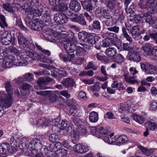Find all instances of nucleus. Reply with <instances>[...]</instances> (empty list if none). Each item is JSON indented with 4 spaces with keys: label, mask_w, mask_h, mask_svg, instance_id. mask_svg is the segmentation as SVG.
I'll return each instance as SVG.
<instances>
[{
    "label": "nucleus",
    "mask_w": 157,
    "mask_h": 157,
    "mask_svg": "<svg viewBox=\"0 0 157 157\" xmlns=\"http://www.w3.org/2000/svg\"><path fill=\"white\" fill-rule=\"evenodd\" d=\"M5 87L8 95H7L3 92H0V101L5 108L10 107L12 103V95L13 94L12 86L10 82H6Z\"/></svg>",
    "instance_id": "1"
},
{
    "label": "nucleus",
    "mask_w": 157,
    "mask_h": 157,
    "mask_svg": "<svg viewBox=\"0 0 157 157\" xmlns=\"http://www.w3.org/2000/svg\"><path fill=\"white\" fill-rule=\"evenodd\" d=\"M17 39L19 47L23 50L27 49H31L34 48L35 45L34 43H32L29 44L27 39L24 37L23 35L20 33L17 34Z\"/></svg>",
    "instance_id": "2"
},
{
    "label": "nucleus",
    "mask_w": 157,
    "mask_h": 157,
    "mask_svg": "<svg viewBox=\"0 0 157 157\" xmlns=\"http://www.w3.org/2000/svg\"><path fill=\"white\" fill-rule=\"evenodd\" d=\"M42 146V143L40 140L37 138H35L31 140L27 147L28 155L35 154L39 150H40Z\"/></svg>",
    "instance_id": "3"
},
{
    "label": "nucleus",
    "mask_w": 157,
    "mask_h": 157,
    "mask_svg": "<svg viewBox=\"0 0 157 157\" xmlns=\"http://www.w3.org/2000/svg\"><path fill=\"white\" fill-rule=\"evenodd\" d=\"M156 18L152 17L151 16L147 13L139 14L134 18L135 21L137 23H142L145 21L151 25L155 23Z\"/></svg>",
    "instance_id": "4"
},
{
    "label": "nucleus",
    "mask_w": 157,
    "mask_h": 157,
    "mask_svg": "<svg viewBox=\"0 0 157 157\" xmlns=\"http://www.w3.org/2000/svg\"><path fill=\"white\" fill-rule=\"evenodd\" d=\"M44 10H40L39 9H34L28 12L27 17L25 18V21L26 25L30 24L32 23V21L35 20V17H39L42 13L45 12Z\"/></svg>",
    "instance_id": "5"
},
{
    "label": "nucleus",
    "mask_w": 157,
    "mask_h": 157,
    "mask_svg": "<svg viewBox=\"0 0 157 157\" xmlns=\"http://www.w3.org/2000/svg\"><path fill=\"white\" fill-rule=\"evenodd\" d=\"M36 93L37 94L48 96V101L49 102L54 103L56 101L58 97L56 92L53 91H37Z\"/></svg>",
    "instance_id": "6"
},
{
    "label": "nucleus",
    "mask_w": 157,
    "mask_h": 157,
    "mask_svg": "<svg viewBox=\"0 0 157 157\" xmlns=\"http://www.w3.org/2000/svg\"><path fill=\"white\" fill-rule=\"evenodd\" d=\"M130 73L125 74L124 76L125 81L131 84H134L135 82H137V81L135 80V77L134 75L136 74L137 73L138 71L134 67H131L130 68Z\"/></svg>",
    "instance_id": "7"
},
{
    "label": "nucleus",
    "mask_w": 157,
    "mask_h": 157,
    "mask_svg": "<svg viewBox=\"0 0 157 157\" xmlns=\"http://www.w3.org/2000/svg\"><path fill=\"white\" fill-rule=\"evenodd\" d=\"M13 56L8 55L0 59V65L4 68H9L13 65Z\"/></svg>",
    "instance_id": "8"
},
{
    "label": "nucleus",
    "mask_w": 157,
    "mask_h": 157,
    "mask_svg": "<svg viewBox=\"0 0 157 157\" xmlns=\"http://www.w3.org/2000/svg\"><path fill=\"white\" fill-rule=\"evenodd\" d=\"M13 65L17 66H25L28 64V62L20 56H16V57L13 56Z\"/></svg>",
    "instance_id": "9"
},
{
    "label": "nucleus",
    "mask_w": 157,
    "mask_h": 157,
    "mask_svg": "<svg viewBox=\"0 0 157 157\" xmlns=\"http://www.w3.org/2000/svg\"><path fill=\"white\" fill-rule=\"evenodd\" d=\"M55 22L58 24H63L67 21L66 15L62 13L56 14L54 18Z\"/></svg>",
    "instance_id": "10"
},
{
    "label": "nucleus",
    "mask_w": 157,
    "mask_h": 157,
    "mask_svg": "<svg viewBox=\"0 0 157 157\" xmlns=\"http://www.w3.org/2000/svg\"><path fill=\"white\" fill-rule=\"evenodd\" d=\"M156 7L155 0H148L146 2V9H147L151 13L157 12Z\"/></svg>",
    "instance_id": "11"
},
{
    "label": "nucleus",
    "mask_w": 157,
    "mask_h": 157,
    "mask_svg": "<svg viewBox=\"0 0 157 157\" xmlns=\"http://www.w3.org/2000/svg\"><path fill=\"white\" fill-rule=\"evenodd\" d=\"M13 151L10 148V146L8 143H3L0 144V154L2 155L7 154Z\"/></svg>",
    "instance_id": "12"
},
{
    "label": "nucleus",
    "mask_w": 157,
    "mask_h": 157,
    "mask_svg": "<svg viewBox=\"0 0 157 157\" xmlns=\"http://www.w3.org/2000/svg\"><path fill=\"white\" fill-rule=\"evenodd\" d=\"M129 60L138 63L141 60V56L139 52L133 51L128 54Z\"/></svg>",
    "instance_id": "13"
},
{
    "label": "nucleus",
    "mask_w": 157,
    "mask_h": 157,
    "mask_svg": "<svg viewBox=\"0 0 157 157\" xmlns=\"http://www.w3.org/2000/svg\"><path fill=\"white\" fill-rule=\"evenodd\" d=\"M28 26L30 27L34 30L40 31L44 27V23L42 21H37L32 23L29 25H27Z\"/></svg>",
    "instance_id": "14"
},
{
    "label": "nucleus",
    "mask_w": 157,
    "mask_h": 157,
    "mask_svg": "<svg viewBox=\"0 0 157 157\" xmlns=\"http://www.w3.org/2000/svg\"><path fill=\"white\" fill-rule=\"evenodd\" d=\"M102 37L105 40L109 41L111 44H113L117 37V34L113 33L107 32L104 33Z\"/></svg>",
    "instance_id": "15"
},
{
    "label": "nucleus",
    "mask_w": 157,
    "mask_h": 157,
    "mask_svg": "<svg viewBox=\"0 0 157 157\" xmlns=\"http://www.w3.org/2000/svg\"><path fill=\"white\" fill-rule=\"evenodd\" d=\"M77 47L76 45L71 41L64 44V48L67 53L73 52L76 49Z\"/></svg>",
    "instance_id": "16"
},
{
    "label": "nucleus",
    "mask_w": 157,
    "mask_h": 157,
    "mask_svg": "<svg viewBox=\"0 0 157 157\" xmlns=\"http://www.w3.org/2000/svg\"><path fill=\"white\" fill-rule=\"evenodd\" d=\"M51 80V78L49 77L40 78L37 81V83L41 89H45L47 88V87L42 85L47 84Z\"/></svg>",
    "instance_id": "17"
},
{
    "label": "nucleus",
    "mask_w": 157,
    "mask_h": 157,
    "mask_svg": "<svg viewBox=\"0 0 157 157\" xmlns=\"http://www.w3.org/2000/svg\"><path fill=\"white\" fill-rule=\"evenodd\" d=\"M23 52L24 55L31 58L32 60H36L39 58V55L36 52L31 51L29 50Z\"/></svg>",
    "instance_id": "18"
},
{
    "label": "nucleus",
    "mask_w": 157,
    "mask_h": 157,
    "mask_svg": "<svg viewBox=\"0 0 157 157\" xmlns=\"http://www.w3.org/2000/svg\"><path fill=\"white\" fill-rule=\"evenodd\" d=\"M63 85L65 88H69L74 86L75 82L73 78H68L62 81Z\"/></svg>",
    "instance_id": "19"
},
{
    "label": "nucleus",
    "mask_w": 157,
    "mask_h": 157,
    "mask_svg": "<svg viewBox=\"0 0 157 157\" xmlns=\"http://www.w3.org/2000/svg\"><path fill=\"white\" fill-rule=\"evenodd\" d=\"M70 8L75 12H77L79 11L81 8L80 3L77 1H72L69 4Z\"/></svg>",
    "instance_id": "20"
},
{
    "label": "nucleus",
    "mask_w": 157,
    "mask_h": 157,
    "mask_svg": "<svg viewBox=\"0 0 157 157\" xmlns=\"http://www.w3.org/2000/svg\"><path fill=\"white\" fill-rule=\"evenodd\" d=\"M71 20L73 22H77L83 26L86 25V22L83 17L80 16H77L76 17H73L71 19Z\"/></svg>",
    "instance_id": "21"
},
{
    "label": "nucleus",
    "mask_w": 157,
    "mask_h": 157,
    "mask_svg": "<svg viewBox=\"0 0 157 157\" xmlns=\"http://www.w3.org/2000/svg\"><path fill=\"white\" fill-rule=\"evenodd\" d=\"M48 10L45 11V12L43 13V16L42 17L43 21L44 22L46 23V25H48L51 22V18L49 14V11Z\"/></svg>",
    "instance_id": "22"
},
{
    "label": "nucleus",
    "mask_w": 157,
    "mask_h": 157,
    "mask_svg": "<svg viewBox=\"0 0 157 157\" xmlns=\"http://www.w3.org/2000/svg\"><path fill=\"white\" fill-rule=\"evenodd\" d=\"M56 7L58 11L63 12H65L68 7L65 0H63Z\"/></svg>",
    "instance_id": "23"
},
{
    "label": "nucleus",
    "mask_w": 157,
    "mask_h": 157,
    "mask_svg": "<svg viewBox=\"0 0 157 157\" xmlns=\"http://www.w3.org/2000/svg\"><path fill=\"white\" fill-rule=\"evenodd\" d=\"M67 154V150L64 148L59 149L56 151V157H65Z\"/></svg>",
    "instance_id": "24"
},
{
    "label": "nucleus",
    "mask_w": 157,
    "mask_h": 157,
    "mask_svg": "<svg viewBox=\"0 0 157 157\" xmlns=\"http://www.w3.org/2000/svg\"><path fill=\"white\" fill-rule=\"evenodd\" d=\"M106 55L108 57H112L115 56L117 54V51L113 48H107L105 51Z\"/></svg>",
    "instance_id": "25"
},
{
    "label": "nucleus",
    "mask_w": 157,
    "mask_h": 157,
    "mask_svg": "<svg viewBox=\"0 0 157 157\" xmlns=\"http://www.w3.org/2000/svg\"><path fill=\"white\" fill-rule=\"evenodd\" d=\"M153 48L152 45L149 43L144 44L142 47L143 50L148 54H151V51Z\"/></svg>",
    "instance_id": "26"
},
{
    "label": "nucleus",
    "mask_w": 157,
    "mask_h": 157,
    "mask_svg": "<svg viewBox=\"0 0 157 157\" xmlns=\"http://www.w3.org/2000/svg\"><path fill=\"white\" fill-rule=\"evenodd\" d=\"M128 141V138L126 136L121 135L117 138L115 144L119 145L120 144L126 143Z\"/></svg>",
    "instance_id": "27"
},
{
    "label": "nucleus",
    "mask_w": 157,
    "mask_h": 157,
    "mask_svg": "<svg viewBox=\"0 0 157 157\" xmlns=\"http://www.w3.org/2000/svg\"><path fill=\"white\" fill-rule=\"evenodd\" d=\"M89 119L90 121L91 122H96L98 119V114L94 111L91 112L90 114Z\"/></svg>",
    "instance_id": "28"
},
{
    "label": "nucleus",
    "mask_w": 157,
    "mask_h": 157,
    "mask_svg": "<svg viewBox=\"0 0 157 157\" xmlns=\"http://www.w3.org/2000/svg\"><path fill=\"white\" fill-rule=\"evenodd\" d=\"M89 34L86 32H80L78 34V38L81 41L84 42H87Z\"/></svg>",
    "instance_id": "29"
},
{
    "label": "nucleus",
    "mask_w": 157,
    "mask_h": 157,
    "mask_svg": "<svg viewBox=\"0 0 157 157\" xmlns=\"http://www.w3.org/2000/svg\"><path fill=\"white\" fill-rule=\"evenodd\" d=\"M83 7L85 9L90 13L92 12V11L94 9L92 3L91 1H88V0H86Z\"/></svg>",
    "instance_id": "30"
},
{
    "label": "nucleus",
    "mask_w": 157,
    "mask_h": 157,
    "mask_svg": "<svg viewBox=\"0 0 157 157\" xmlns=\"http://www.w3.org/2000/svg\"><path fill=\"white\" fill-rule=\"evenodd\" d=\"M122 30L123 36L127 41L129 42L130 44H132L133 41V40L132 38L128 34L125 28L123 27Z\"/></svg>",
    "instance_id": "31"
},
{
    "label": "nucleus",
    "mask_w": 157,
    "mask_h": 157,
    "mask_svg": "<svg viewBox=\"0 0 157 157\" xmlns=\"http://www.w3.org/2000/svg\"><path fill=\"white\" fill-rule=\"evenodd\" d=\"M3 8L6 10L8 12L13 13L15 12V10L13 6V3L12 5L8 3L3 4Z\"/></svg>",
    "instance_id": "32"
},
{
    "label": "nucleus",
    "mask_w": 157,
    "mask_h": 157,
    "mask_svg": "<svg viewBox=\"0 0 157 157\" xmlns=\"http://www.w3.org/2000/svg\"><path fill=\"white\" fill-rule=\"evenodd\" d=\"M44 151L45 154L48 156H50L49 154L51 152L55 151L56 152L54 143L50 144L48 147L45 148Z\"/></svg>",
    "instance_id": "33"
},
{
    "label": "nucleus",
    "mask_w": 157,
    "mask_h": 157,
    "mask_svg": "<svg viewBox=\"0 0 157 157\" xmlns=\"http://www.w3.org/2000/svg\"><path fill=\"white\" fill-rule=\"evenodd\" d=\"M61 129L66 130L67 132H68L70 129H71L69 124L67 121L62 120L61 123Z\"/></svg>",
    "instance_id": "34"
},
{
    "label": "nucleus",
    "mask_w": 157,
    "mask_h": 157,
    "mask_svg": "<svg viewBox=\"0 0 157 157\" xmlns=\"http://www.w3.org/2000/svg\"><path fill=\"white\" fill-rule=\"evenodd\" d=\"M138 147L142 152L147 156L150 155L152 153V150H148L141 146L139 145Z\"/></svg>",
    "instance_id": "35"
},
{
    "label": "nucleus",
    "mask_w": 157,
    "mask_h": 157,
    "mask_svg": "<svg viewBox=\"0 0 157 157\" xmlns=\"http://www.w3.org/2000/svg\"><path fill=\"white\" fill-rule=\"evenodd\" d=\"M39 58L37 59V60L39 59L41 62L48 63H53V61L51 59L43 55H39Z\"/></svg>",
    "instance_id": "36"
},
{
    "label": "nucleus",
    "mask_w": 157,
    "mask_h": 157,
    "mask_svg": "<svg viewBox=\"0 0 157 157\" xmlns=\"http://www.w3.org/2000/svg\"><path fill=\"white\" fill-rule=\"evenodd\" d=\"M16 39L15 37H7L6 38H5L2 39L0 41L2 44L5 45H8L10 44L12 40H15Z\"/></svg>",
    "instance_id": "37"
},
{
    "label": "nucleus",
    "mask_w": 157,
    "mask_h": 157,
    "mask_svg": "<svg viewBox=\"0 0 157 157\" xmlns=\"http://www.w3.org/2000/svg\"><path fill=\"white\" fill-rule=\"evenodd\" d=\"M145 126L147 130H154L156 127V124L151 121H148L145 124Z\"/></svg>",
    "instance_id": "38"
},
{
    "label": "nucleus",
    "mask_w": 157,
    "mask_h": 157,
    "mask_svg": "<svg viewBox=\"0 0 157 157\" xmlns=\"http://www.w3.org/2000/svg\"><path fill=\"white\" fill-rule=\"evenodd\" d=\"M124 57L120 54H118L114 59V62L118 63H122L124 62Z\"/></svg>",
    "instance_id": "39"
},
{
    "label": "nucleus",
    "mask_w": 157,
    "mask_h": 157,
    "mask_svg": "<svg viewBox=\"0 0 157 157\" xmlns=\"http://www.w3.org/2000/svg\"><path fill=\"white\" fill-rule=\"evenodd\" d=\"M157 73V68L153 65L150 64V65L149 66V67L146 74H151Z\"/></svg>",
    "instance_id": "40"
},
{
    "label": "nucleus",
    "mask_w": 157,
    "mask_h": 157,
    "mask_svg": "<svg viewBox=\"0 0 157 157\" xmlns=\"http://www.w3.org/2000/svg\"><path fill=\"white\" fill-rule=\"evenodd\" d=\"M69 113L70 114L73 116L78 117L80 116L79 112L75 107H72L70 109Z\"/></svg>",
    "instance_id": "41"
},
{
    "label": "nucleus",
    "mask_w": 157,
    "mask_h": 157,
    "mask_svg": "<svg viewBox=\"0 0 157 157\" xmlns=\"http://www.w3.org/2000/svg\"><path fill=\"white\" fill-rule=\"evenodd\" d=\"M103 140L105 142L109 144H111L114 143V144L116 145L115 144L117 140L115 137L111 138L109 137V136L105 137L104 138Z\"/></svg>",
    "instance_id": "42"
},
{
    "label": "nucleus",
    "mask_w": 157,
    "mask_h": 157,
    "mask_svg": "<svg viewBox=\"0 0 157 157\" xmlns=\"http://www.w3.org/2000/svg\"><path fill=\"white\" fill-rule=\"evenodd\" d=\"M82 146L80 144L76 145L73 147V149L74 151L78 153H83V149L82 148Z\"/></svg>",
    "instance_id": "43"
},
{
    "label": "nucleus",
    "mask_w": 157,
    "mask_h": 157,
    "mask_svg": "<svg viewBox=\"0 0 157 157\" xmlns=\"http://www.w3.org/2000/svg\"><path fill=\"white\" fill-rule=\"evenodd\" d=\"M75 128L77 130H78V131L80 133H82L83 135H85L86 133V129L85 126L83 125L78 126L75 127Z\"/></svg>",
    "instance_id": "44"
},
{
    "label": "nucleus",
    "mask_w": 157,
    "mask_h": 157,
    "mask_svg": "<svg viewBox=\"0 0 157 157\" xmlns=\"http://www.w3.org/2000/svg\"><path fill=\"white\" fill-rule=\"evenodd\" d=\"M24 80L27 82L32 81L34 79L33 75L31 73H27L24 75Z\"/></svg>",
    "instance_id": "45"
},
{
    "label": "nucleus",
    "mask_w": 157,
    "mask_h": 157,
    "mask_svg": "<svg viewBox=\"0 0 157 157\" xmlns=\"http://www.w3.org/2000/svg\"><path fill=\"white\" fill-rule=\"evenodd\" d=\"M0 26L2 28L7 27L8 25L6 21L5 17L2 15H0Z\"/></svg>",
    "instance_id": "46"
},
{
    "label": "nucleus",
    "mask_w": 157,
    "mask_h": 157,
    "mask_svg": "<svg viewBox=\"0 0 157 157\" xmlns=\"http://www.w3.org/2000/svg\"><path fill=\"white\" fill-rule=\"evenodd\" d=\"M116 4L115 0H107L106 6L109 9H113L115 7Z\"/></svg>",
    "instance_id": "47"
},
{
    "label": "nucleus",
    "mask_w": 157,
    "mask_h": 157,
    "mask_svg": "<svg viewBox=\"0 0 157 157\" xmlns=\"http://www.w3.org/2000/svg\"><path fill=\"white\" fill-rule=\"evenodd\" d=\"M98 67V66H95L94 65V62L91 61L89 62L87 66L85 67V69L86 70L92 69L94 70H96Z\"/></svg>",
    "instance_id": "48"
},
{
    "label": "nucleus",
    "mask_w": 157,
    "mask_h": 157,
    "mask_svg": "<svg viewBox=\"0 0 157 157\" xmlns=\"http://www.w3.org/2000/svg\"><path fill=\"white\" fill-rule=\"evenodd\" d=\"M10 143L12 150L14 152L17 147V142L13 137L10 139Z\"/></svg>",
    "instance_id": "49"
},
{
    "label": "nucleus",
    "mask_w": 157,
    "mask_h": 157,
    "mask_svg": "<svg viewBox=\"0 0 157 157\" xmlns=\"http://www.w3.org/2000/svg\"><path fill=\"white\" fill-rule=\"evenodd\" d=\"M133 117L134 120L140 124H142L144 121V118L139 115L134 114L133 115Z\"/></svg>",
    "instance_id": "50"
},
{
    "label": "nucleus",
    "mask_w": 157,
    "mask_h": 157,
    "mask_svg": "<svg viewBox=\"0 0 157 157\" xmlns=\"http://www.w3.org/2000/svg\"><path fill=\"white\" fill-rule=\"evenodd\" d=\"M99 84V82H96L94 85L90 86V90L93 91H99L100 89Z\"/></svg>",
    "instance_id": "51"
},
{
    "label": "nucleus",
    "mask_w": 157,
    "mask_h": 157,
    "mask_svg": "<svg viewBox=\"0 0 157 157\" xmlns=\"http://www.w3.org/2000/svg\"><path fill=\"white\" fill-rule=\"evenodd\" d=\"M107 30L109 31L113 32V33L116 34L119 32L120 28L119 27L116 25L113 26L109 28H107Z\"/></svg>",
    "instance_id": "52"
},
{
    "label": "nucleus",
    "mask_w": 157,
    "mask_h": 157,
    "mask_svg": "<svg viewBox=\"0 0 157 157\" xmlns=\"http://www.w3.org/2000/svg\"><path fill=\"white\" fill-rule=\"evenodd\" d=\"M104 22L108 28H109L114 25L113 20L112 18L106 19Z\"/></svg>",
    "instance_id": "53"
},
{
    "label": "nucleus",
    "mask_w": 157,
    "mask_h": 157,
    "mask_svg": "<svg viewBox=\"0 0 157 157\" xmlns=\"http://www.w3.org/2000/svg\"><path fill=\"white\" fill-rule=\"evenodd\" d=\"M95 43L94 44H95V47L98 50L101 49V41L100 38L98 36H96Z\"/></svg>",
    "instance_id": "54"
},
{
    "label": "nucleus",
    "mask_w": 157,
    "mask_h": 157,
    "mask_svg": "<svg viewBox=\"0 0 157 157\" xmlns=\"http://www.w3.org/2000/svg\"><path fill=\"white\" fill-rule=\"evenodd\" d=\"M50 140L52 142H56L59 139L58 135L56 133L51 134L49 136Z\"/></svg>",
    "instance_id": "55"
},
{
    "label": "nucleus",
    "mask_w": 157,
    "mask_h": 157,
    "mask_svg": "<svg viewBox=\"0 0 157 157\" xmlns=\"http://www.w3.org/2000/svg\"><path fill=\"white\" fill-rule=\"evenodd\" d=\"M96 36L94 37L89 34L87 38V42H88L89 43L91 44H94L96 40V39L97 38Z\"/></svg>",
    "instance_id": "56"
},
{
    "label": "nucleus",
    "mask_w": 157,
    "mask_h": 157,
    "mask_svg": "<svg viewBox=\"0 0 157 157\" xmlns=\"http://www.w3.org/2000/svg\"><path fill=\"white\" fill-rule=\"evenodd\" d=\"M63 145L66 148L71 149L72 148V144L70 141L65 140L62 142Z\"/></svg>",
    "instance_id": "57"
},
{
    "label": "nucleus",
    "mask_w": 157,
    "mask_h": 157,
    "mask_svg": "<svg viewBox=\"0 0 157 157\" xmlns=\"http://www.w3.org/2000/svg\"><path fill=\"white\" fill-rule=\"evenodd\" d=\"M12 36L10 32L6 31L3 32L1 34L0 40L7 37H11Z\"/></svg>",
    "instance_id": "58"
},
{
    "label": "nucleus",
    "mask_w": 157,
    "mask_h": 157,
    "mask_svg": "<svg viewBox=\"0 0 157 157\" xmlns=\"http://www.w3.org/2000/svg\"><path fill=\"white\" fill-rule=\"evenodd\" d=\"M157 109V102L152 101L150 104L149 109L151 111L155 110Z\"/></svg>",
    "instance_id": "59"
},
{
    "label": "nucleus",
    "mask_w": 157,
    "mask_h": 157,
    "mask_svg": "<svg viewBox=\"0 0 157 157\" xmlns=\"http://www.w3.org/2000/svg\"><path fill=\"white\" fill-rule=\"evenodd\" d=\"M138 27L137 26H134L133 27L132 29L130 30V32L132 36L134 37L138 33H139L138 30H136V29H137Z\"/></svg>",
    "instance_id": "60"
},
{
    "label": "nucleus",
    "mask_w": 157,
    "mask_h": 157,
    "mask_svg": "<svg viewBox=\"0 0 157 157\" xmlns=\"http://www.w3.org/2000/svg\"><path fill=\"white\" fill-rule=\"evenodd\" d=\"M63 0H49V3L51 5L56 7Z\"/></svg>",
    "instance_id": "61"
},
{
    "label": "nucleus",
    "mask_w": 157,
    "mask_h": 157,
    "mask_svg": "<svg viewBox=\"0 0 157 157\" xmlns=\"http://www.w3.org/2000/svg\"><path fill=\"white\" fill-rule=\"evenodd\" d=\"M138 5L140 8L142 9H146V2L145 0H139Z\"/></svg>",
    "instance_id": "62"
},
{
    "label": "nucleus",
    "mask_w": 157,
    "mask_h": 157,
    "mask_svg": "<svg viewBox=\"0 0 157 157\" xmlns=\"http://www.w3.org/2000/svg\"><path fill=\"white\" fill-rule=\"evenodd\" d=\"M92 26L94 29L100 30L101 29L100 24L99 22L98 21H93Z\"/></svg>",
    "instance_id": "63"
},
{
    "label": "nucleus",
    "mask_w": 157,
    "mask_h": 157,
    "mask_svg": "<svg viewBox=\"0 0 157 157\" xmlns=\"http://www.w3.org/2000/svg\"><path fill=\"white\" fill-rule=\"evenodd\" d=\"M102 16L106 19L112 18V17L109 13L108 11L105 10H104L103 11Z\"/></svg>",
    "instance_id": "64"
}]
</instances>
